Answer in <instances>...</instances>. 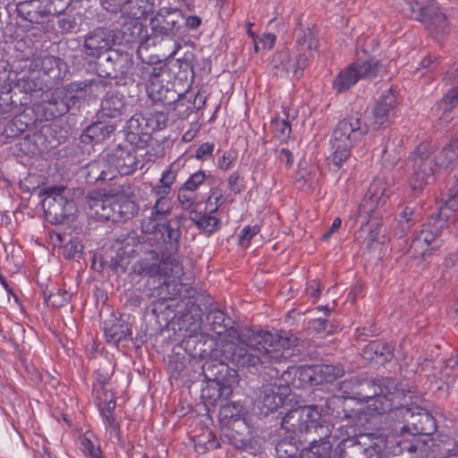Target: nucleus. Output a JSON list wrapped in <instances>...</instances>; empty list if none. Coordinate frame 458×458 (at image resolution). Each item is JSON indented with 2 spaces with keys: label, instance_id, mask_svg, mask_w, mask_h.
Instances as JSON below:
<instances>
[{
  "label": "nucleus",
  "instance_id": "obj_1",
  "mask_svg": "<svg viewBox=\"0 0 458 458\" xmlns=\"http://www.w3.org/2000/svg\"><path fill=\"white\" fill-rule=\"evenodd\" d=\"M237 344L230 357L239 367L251 368L258 364L281 363L293 355L292 347L297 345L298 338L293 335L281 332L273 335L263 330L243 328L237 332Z\"/></svg>",
  "mask_w": 458,
  "mask_h": 458
},
{
  "label": "nucleus",
  "instance_id": "obj_2",
  "mask_svg": "<svg viewBox=\"0 0 458 458\" xmlns=\"http://www.w3.org/2000/svg\"><path fill=\"white\" fill-rule=\"evenodd\" d=\"M281 426L293 432L295 440L309 444V447L302 449L301 458H330V425L322 419L317 406H300L289 411L282 417Z\"/></svg>",
  "mask_w": 458,
  "mask_h": 458
},
{
  "label": "nucleus",
  "instance_id": "obj_3",
  "mask_svg": "<svg viewBox=\"0 0 458 458\" xmlns=\"http://www.w3.org/2000/svg\"><path fill=\"white\" fill-rule=\"evenodd\" d=\"M339 389L348 398L368 403L378 413L391 411L394 403L403 395V389L397 386L396 382L391 378H385L380 385H377L370 378L352 377L339 384Z\"/></svg>",
  "mask_w": 458,
  "mask_h": 458
},
{
  "label": "nucleus",
  "instance_id": "obj_4",
  "mask_svg": "<svg viewBox=\"0 0 458 458\" xmlns=\"http://www.w3.org/2000/svg\"><path fill=\"white\" fill-rule=\"evenodd\" d=\"M369 124L361 123L360 115L340 121L333 131L331 144L334 149L327 158L330 170L338 171L350 157L353 144L367 134Z\"/></svg>",
  "mask_w": 458,
  "mask_h": 458
},
{
  "label": "nucleus",
  "instance_id": "obj_5",
  "mask_svg": "<svg viewBox=\"0 0 458 458\" xmlns=\"http://www.w3.org/2000/svg\"><path fill=\"white\" fill-rule=\"evenodd\" d=\"M389 189L382 179H376L369 186L365 198L357 211L358 219L363 225L365 220L371 229L365 239L366 248L370 250L375 243H383L385 235L382 234V225L377 217L373 216L375 208L386 204Z\"/></svg>",
  "mask_w": 458,
  "mask_h": 458
},
{
  "label": "nucleus",
  "instance_id": "obj_6",
  "mask_svg": "<svg viewBox=\"0 0 458 458\" xmlns=\"http://www.w3.org/2000/svg\"><path fill=\"white\" fill-rule=\"evenodd\" d=\"M403 395L394 403L393 409L388 411L392 420L403 424L400 428L401 434L409 432L412 436L431 435L436 431L435 418L426 410L420 407H408L400 403Z\"/></svg>",
  "mask_w": 458,
  "mask_h": 458
},
{
  "label": "nucleus",
  "instance_id": "obj_7",
  "mask_svg": "<svg viewBox=\"0 0 458 458\" xmlns=\"http://www.w3.org/2000/svg\"><path fill=\"white\" fill-rule=\"evenodd\" d=\"M435 146L421 143L406 160V169L410 174V184L413 191L420 190L434 181L436 169Z\"/></svg>",
  "mask_w": 458,
  "mask_h": 458
},
{
  "label": "nucleus",
  "instance_id": "obj_8",
  "mask_svg": "<svg viewBox=\"0 0 458 458\" xmlns=\"http://www.w3.org/2000/svg\"><path fill=\"white\" fill-rule=\"evenodd\" d=\"M133 274L140 276H165L179 278L182 274V267L174 257L149 251L144 258L137 260L131 267Z\"/></svg>",
  "mask_w": 458,
  "mask_h": 458
},
{
  "label": "nucleus",
  "instance_id": "obj_9",
  "mask_svg": "<svg viewBox=\"0 0 458 458\" xmlns=\"http://www.w3.org/2000/svg\"><path fill=\"white\" fill-rule=\"evenodd\" d=\"M222 437L237 449L251 450V433L246 421L230 405L220 411Z\"/></svg>",
  "mask_w": 458,
  "mask_h": 458
},
{
  "label": "nucleus",
  "instance_id": "obj_10",
  "mask_svg": "<svg viewBox=\"0 0 458 458\" xmlns=\"http://www.w3.org/2000/svg\"><path fill=\"white\" fill-rule=\"evenodd\" d=\"M178 286L179 284L174 280L164 281L152 293V295L157 297V300L147 309V315L153 317L160 327H166L175 318L174 305L168 301L174 300L179 294Z\"/></svg>",
  "mask_w": 458,
  "mask_h": 458
},
{
  "label": "nucleus",
  "instance_id": "obj_11",
  "mask_svg": "<svg viewBox=\"0 0 458 458\" xmlns=\"http://www.w3.org/2000/svg\"><path fill=\"white\" fill-rule=\"evenodd\" d=\"M318 46L317 32L313 29H300L296 35V55L293 59L289 56L286 76H301L309 60L314 57Z\"/></svg>",
  "mask_w": 458,
  "mask_h": 458
},
{
  "label": "nucleus",
  "instance_id": "obj_12",
  "mask_svg": "<svg viewBox=\"0 0 458 458\" xmlns=\"http://www.w3.org/2000/svg\"><path fill=\"white\" fill-rule=\"evenodd\" d=\"M65 191V187H49L46 190L47 196L42 201V208L51 224L65 223L76 210L74 201L64 195Z\"/></svg>",
  "mask_w": 458,
  "mask_h": 458
},
{
  "label": "nucleus",
  "instance_id": "obj_13",
  "mask_svg": "<svg viewBox=\"0 0 458 458\" xmlns=\"http://www.w3.org/2000/svg\"><path fill=\"white\" fill-rule=\"evenodd\" d=\"M277 381L276 378L273 382L262 385L255 393L254 404L264 416L281 407L290 393L287 385Z\"/></svg>",
  "mask_w": 458,
  "mask_h": 458
},
{
  "label": "nucleus",
  "instance_id": "obj_14",
  "mask_svg": "<svg viewBox=\"0 0 458 458\" xmlns=\"http://www.w3.org/2000/svg\"><path fill=\"white\" fill-rule=\"evenodd\" d=\"M183 21L179 9L163 7L151 18L149 26L155 37L173 38L180 33Z\"/></svg>",
  "mask_w": 458,
  "mask_h": 458
},
{
  "label": "nucleus",
  "instance_id": "obj_15",
  "mask_svg": "<svg viewBox=\"0 0 458 458\" xmlns=\"http://www.w3.org/2000/svg\"><path fill=\"white\" fill-rule=\"evenodd\" d=\"M394 5L403 15L424 23L428 30L435 23L434 16L441 12L435 2L423 5L417 0H394Z\"/></svg>",
  "mask_w": 458,
  "mask_h": 458
},
{
  "label": "nucleus",
  "instance_id": "obj_16",
  "mask_svg": "<svg viewBox=\"0 0 458 458\" xmlns=\"http://www.w3.org/2000/svg\"><path fill=\"white\" fill-rule=\"evenodd\" d=\"M202 372L205 377L219 386V389L228 394L233 385L238 383L236 370L230 369L227 364L216 360H208L202 365Z\"/></svg>",
  "mask_w": 458,
  "mask_h": 458
},
{
  "label": "nucleus",
  "instance_id": "obj_17",
  "mask_svg": "<svg viewBox=\"0 0 458 458\" xmlns=\"http://www.w3.org/2000/svg\"><path fill=\"white\" fill-rule=\"evenodd\" d=\"M132 64V57L129 53L111 51L97 64V71L100 77L116 79L128 73Z\"/></svg>",
  "mask_w": 458,
  "mask_h": 458
},
{
  "label": "nucleus",
  "instance_id": "obj_18",
  "mask_svg": "<svg viewBox=\"0 0 458 458\" xmlns=\"http://www.w3.org/2000/svg\"><path fill=\"white\" fill-rule=\"evenodd\" d=\"M368 439L369 437L366 435L343 439L336 447L340 458H380L377 446H366Z\"/></svg>",
  "mask_w": 458,
  "mask_h": 458
},
{
  "label": "nucleus",
  "instance_id": "obj_19",
  "mask_svg": "<svg viewBox=\"0 0 458 458\" xmlns=\"http://www.w3.org/2000/svg\"><path fill=\"white\" fill-rule=\"evenodd\" d=\"M454 221V214L452 210L442 206L437 213L428 218V223L423 225V228L417 235L430 246L439 244L437 238L440 236L442 230Z\"/></svg>",
  "mask_w": 458,
  "mask_h": 458
},
{
  "label": "nucleus",
  "instance_id": "obj_20",
  "mask_svg": "<svg viewBox=\"0 0 458 458\" xmlns=\"http://www.w3.org/2000/svg\"><path fill=\"white\" fill-rule=\"evenodd\" d=\"M142 233L145 234L143 241H148L150 244L152 240L157 243L159 240L164 242L178 243L181 238V232L177 222H169L167 224L152 223L151 217L142 222Z\"/></svg>",
  "mask_w": 458,
  "mask_h": 458
},
{
  "label": "nucleus",
  "instance_id": "obj_21",
  "mask_svg": "<svg viewBox=\"0 0 458 458\" xmlns=\"http://www.w3.org/2000/svg\"><path fill=\"white\" fill-rule=\"evenodd\" d=\"M154 9L155 0H126L123 3L120 9L122 15L135 21L132 24L131 40L139 38L142 32L143 25L137 21L147 19L148 14L153 13Z\"/></svg>",
  "mask_w": 458,
  "mask_h": 458
},
{
  "label": "nucleus",
  "instance_id": "obj_22",
  "mask_svg": "<svg viewBox=\"0 0 458 458\" xmlns=\"http://www.w3.org/2000/svg\"><path fill=\"white\" fill-rule=\"evenodd\" d=\"M114 43L112 31L99 27L89 31L84 38V50L87 55L99 57L103 53L109 51Z\"/></svg>",
  "mask_w": 458,
  "mask_h": 458
},
{
  "label": "nucleus",
  "instance_id": "obj_23",
  "mask_svg": "<svg viewBox=\"0 0 458 458\" xmlns=\"http://www.w3.org/2000/svg\"><path fill=\"white\" fill-rule=\"evenodd\" d=\"M109 168L122 175L131 174L137 169V157L133 148L117 146L106 154Z\"/></svg>",
  "mask_w": 458,
  "mask_h": 458
},
{
  "label": "nucleus",
  "instance_id": "obj_24",
  "mask_svg": "<svg viewBox=\"0 0 458 458\" xmlns=\"http://www.w3.org/2000/svg\"><path fill=\"white\" fill-rule=\"evenodd\" d=\"M17 12L21 18L31 23H44L52 16L44 0H23L18 3Z\"/></svg>",
  "mask_w": 458,
  "mask_h": 458
},
{
  "label": "nucleus",
  "instance_id": "obj_25",
  "mask_svg": "<svg viewBox=\"0 0 458 458\" xmlns=\"http://www.w3.org/2000/svg\"><path fill=\"white\" fill-rule=\"evenodd\" d=\"M87 204L100 219L114 222L115 216L111 209V196L99 191H91L87 198Z\"/></svg>",
  "mask_w": 458,
  "mask_h": 458
},
{
  "label": "nucleus",
  "instance_id": "obj_26",
  "mask_svg": "<svg viewBox=\"0 0 458 458\" xmlns=\"http://www.w3.org/2000/svg\"><path fill=\"white\" fill-rule=\"evenodd\" d=\"M108 166L106 155L88 164L85 167V176L88 182L93 183L98 181H106L114 178L115 174Z\"/></svg>",
  "mask_w": 458,
  "mask_h": 458
},
{
  "label": "nucleus",
  "instance_id": "obj_27",
  "mask_svg": "<svg viewBox=\"0 0 458 458\" xmlns=\"http://www.w3.org/2000/svg\"><path fill=\"white\" fill-rule=\"evenodd\" d=\"M44 100L43 108L46 110V120H52L67 113V106L64 102L62 89H57L50 94V97Z\"/></svg>",
  "mask_w": 458,
  "mask_h": 458
},
{
  "label": "nucleus",
  "instance_id": "obj_28",
  "mask_svg": "<svg viewBox=\"0 0 458 458\" xmlns=\"http://www.w3.org/2000/svg\"><path fill=\"white\" fill-rule=\"evenodd\" d=\"M458 105V89H451L437 104L436 112L438 120L447 123L454 117V108Z\"/></svg>",
  "mask_w": 458,
  "mask_h": 458
},
{
  "label": "nucleus",
  "instance_id": "obj_29",
  "mask_svg": "<svg viewBox=\"0 0 458 458\" xmlns=\"http://www.w3.org/2000/svg\"><path fill=\"white\" fill-rule=\"evenodd\" d=\"M174 319H177L180 330L184 329L190 334L195 333L200 328L201 318L197 306L191 304L186 312H182L180 316L175 315Z\"/></svg>",
  "mask_w": 458,
  "mask_h": 458
},
{
  "label": "nucleus",
  "instance_id": "obj_30",
  "mask_svg": "<svg viewBox=\"0 0 458 458\" xmlns=\"http://www.w3.org/2000/svg\"><path fill=\"white\" fill-rule=\"evenodd\" d=\"M105 336L108 342L118 344L131 335V327L122 318L105 322Z\"/></svg>",
  "mask_w": 458,
  "mask_h": 458
},
{
  "label": "nucleus",
  "instance_id": "obj_31",
  "mask_svg": "<svg viewBox=\"0 0 458 458\" xmlns=\"http://www.w3.org/2000/svg\"><path fill=\"white\" fill-rule=\"evenodd\" d=\"M125 104L123 95L118 93L108 94L101 103L102 114L107 117H117L123 114Z\"/></svg>",
  "mask_w": 458,
  "mask_h": 458
},
{
  "label": "nucleus",
  "instance_id": "obj_32",
  "mask_svg": "<svg viewBox=\"0 0 458 458\" xmlns=\"http://www.w3.org/2000/svg\"><path fill=\"white\" fill-rule=\"evenodd\" d=\"M359 79V72H356V66L351 64L338 73L333 81V88L339 93L344 92L354 85Z\"/></svg>",
  "mask_w": 458,
  "mask_h": 458
},
{
  "label": "nucleus",
  "instance_id": "obj_33",
  "mask_svg": "<svg viewBox=\"0 0 458 458\" xmlns=\"http://www.w3.org/2000/svg\"><path fill=\"white\" fill-rule=\"evenodd\" d=\"M114 131V126L105 122L95 123L86 128L82 134L83 140L89 139L92 142H101Z\"/></svg>",
  "mask_w": 458,
  "mask_h": 458
},
{
  "label": "nucleus",
  "instance_id": "obj_34",
  "mask_svg": "<svg viewBox=\"0 0 458 458\" xmlns=\"http://www.w3.org/2000/svg\"><path fill=\"white\" fill-rule=\"evenodd\" d=\"M190 219L200 231L208 234L214 233L219 224V220L216 217L197 210L190 212Z\"/></svg>",
  "mask_w": 458,
  "mask_h": 458
},
{
  "label": "nucleus",
  "instance_id": "obj_35",
  "mask_svg": "<svg viewBox=\"0 0 458 458\" xmlns=\"http://www.w3.org/2000/svg\"><path fill=\"white\" fill-rule=\"evenodd\" d=\"M284 430L289 436L277 442L276 452L280 458H293L299 451L298 444H304V442L295 440L293 437L296 436L293 432Z\"/></svg>",
  "mask_w": 458,
  "mask_h": 458
},
{
  "label": "nucleus",
  "instance_id": "obj_36",
  "mask_svg": "<svg viewBox=\"0 0 458 458\" xmlns=\"http://www.w3.org/2000/svg\"><path fill=\"white\" fill-rule=\"evenodd\" d=\"M178 167L171 165L163 174L158 183L151 190L152 194L169 195L172 185L175 182L178 174Z\"/></svg>",
  "mask_w": 458,
  "mask_h": 458
},
{
  "label": "nucleus",
  "instance_id": "obj_37",
  "mask_svg": "<svg viewBox=\"0 0 458 458\" xmlns=\"http://www.w3.org/2000/svg\"><path fill=\"white\" fill-rule=\"evenodd\" d=\"M456 163H458V139L445 146L436 155V164L438 167H448Z\"/></svg>",
  "mask_w": 458,
  "mask_h": 458
},
{
  "label": "nucleus",
  "instance_id": "obj_38",
  "mask_svg": "<svg viewBox=\"0 0 458 458\" xmlns=\"http://www.w3.org/2000/svg\"><path fill=\"white\" fill-rule=\"evenodd\" d=\"M207 320L210 324V329L217 334L222 335L229 329V324L231 320L225 319V314L219 310H211L207 315Z\"/></svg>",
  "mask_w": 458,
  "mask_h": 458
},
{
  "label": "nucleus",
  "instance_id": "obj_39",
  "mask_svg": "<svg viewBox=\"0 0 458 458\" xmlns=\"http://www.w3.org/2000/svg\"><path fill=\"white\" fill-rule=\"evenodd\" d=\"M140 243L139 236L135 233H128L123 239L116 242L115 248L119 255H125L130 258L137 251Z\"/></svg>",
  "mask_w": 458,
  "mask_h": 458
},
{
  "label": "nucleus",
  "instance_id": "obj_40",
  "mask_svg": "<svg viewBox=\"0 0 458 458\" xmlns=\"http://www.w3.org/2000/svg\"><path fill=\"white\" fill-rule=\"evenodd\" d=\"M157 199L152 208L151 221L157 223V220L163 219L171 212V201L167 198L168 195L154 194Z\"/></svg>",
  "mask_w": 458,
  "mask_h": 458
},
{
  "label": "nucleus",
  "instance_id": "obj_41",
  "mask_svg": "<svg viewBox=\"0 0 458 458\" xmlns=\"http://www.w3.org/2000/svg\"><path fill=\"white\" fill-rule=\"evenodd\" d=\"M439 244L430 246L427 242L422 241L420 236H416L408 250V254L413 258L425 257L430 255L432 250H437Z\"/></svg>",
  "mask_w": 458,
  "mask_h": 458
},
{
  "label": "nucleus",
  "instance_id": "obj_42",
  "mask_svg": "<svg viewBox=\"0 0 458 458\" xmlns=\"http://www.w3.org/2000/svg\"><path fill=\"white\" fill-rule=\"evenodd\" d=\"M402 150V139L397 136L390 137L385 144L382 156L386 159H391L394 163L400 158Z\"/></svg>",
  "mask_w": 458,
  "mask_h": 458
},
{
  "label": "nucleus",
  "instance_id": "obj_43",
  "mask_svg": "<svg viewBox=\"0 0 458 458\" xmlns=\"http://www.w3.org/2000/svg\"><path fill=\"white\" fill-rule=\"evenodd\" d=\"M131 208H132L131 202L111 196V209L114 216H115L114 222L120 219H128L131 215L129 210Z\"/></svg>",
  "mask_w": 458,
  "mask_h": 458
},
{
  "label": "nucleus",
  "instance_id": "obj_44",
  "mask_svg": "<svg viewBox=\"0 0 458 458\" xmlns=\"http://www.w3.org/2000/svg\"><path fill=\"white\" fill-rule=\"evenodd\" d=\"M356 72H359L360 79H371L376 77L377 72L382 67L381 64L375 59H369L362 64H354Z\"/></svg>",
  "mask_w": 458,
  "mask_h": 458
},
{
  "label": "nucleus",
  "instance_id": "obj_45",
  "mask_svg": "<svg viewBox=\"0 0 458 458\" xmlns=\"http://www.w3.org/2000/svg\"><path fill=\"white\" fill-rule=\"evenodd\" d=\"M443 195L445 198L444 207L454 214L458 208V178L448 183Z\"/></svg>",
  "mask_w": 458,
  "mask_h": 458
},
{
  "label": "nucleus",
  "instance_id": "obj_46",
  "mask_svg": "<svg viewBox=\"0 0 458 458\" xmlns=\"http://www.w3.org/2000/svg\"><path fill=\"white\" fill-rule=\"evenodd\" d=\"M290 52L288 49H282L276 52L270 63L271 68L276 71V74L286 76V68L289 63Z\"/></svg>",
  "mask_w": 458,
  "mask_h": 458
},
{
  "label": "nucleus",
  "instance_id": "obj_47",
  "mask_svg": "<svg viewBox=\"0 0 458 458\" xmlns=\"http://www.w3.org/2000/svg\"><path fill=\"white\" fill-rule=\"evenodd\" d=\"M391 110L393 109L385 105H381V103L377 101L371 113V116L369 118L370 125L377 128L384 124Z\"/></svg>",
  "mask_w": 458,
  "mask_h": 458
},
{
  "label": "nucleus",
  "instance_id": "obj_48",
  "mask_svg": "<svg viewBox=\"0 0 458 458\" xmlns=\"http://www.w3.org/2000/svg\"><path fill=\"white\" fill-rule=\"evenodd\" d=\"M84 89L81 88L77 84H71L67 88H63L62 91L64 93V102L65 106H67V112L73 107L79 101L81 93Z\"/></svg>",
  "mask_w": 458,
  "mask_h": 458
},
{
  "label": "nucleus",
  "instance_id": "obj_49",
  "mask_svg": "<svg viewBox=\"0 0 458 458\" xmlns=\"http://www.w3.org/2000/svg\"><path fill=\"white\" fill-rule=\"evenodd\" d=\"M114 365L109 360H105L104 362L100 363L97 373H98V382L101 385V390L102 392L107 391L106 386L108 383V380L111 378V377L114 374Z\"/></svg>",
  "mask_w": 458,
  "mask_h": 458
},
{
  "label": "nucleus",
  "instance_id": "obj_50",
  "mask_svg": "<svg viewBox=\"0 0 458 458\" xmlns=\"http://www.w3.org/2000/svg\"><path fill=\"white\" fill-rule=\"evenodd\" d=\"M128 129L134 135L148 134V122L142 115L132 116L128 121Z\"/></svg>",
  "mask_w": 458,
  "mask_h": 458
},
{
  "label": "nucleus",
  "instance_id": "obj_51",
  "mask_svg": "<svg viewBox=\"0 0 458 458\" xmlns=\"http://www.w3.org/2000/svg\"><path fill=\"white\" fill-rule=\"evenodd\" d=\"M98 399L99 400V406L101 407L103 416L111 415L115 408V401L113 398V394L108 396L107 391H98Z\"/></svg>",
  "mask_w": 458,
  "mask_h": 458
},
{
  "label": "nucleus",
  "instance_id": "obj_52",
  "mask_svg": "<svg viewBox=\"0 0 458 458\" xmlns=\"http://www.w3.org/2000/svg\"><path fill=\"white\" fill-rule=\"evenodd\" d=\"M372 344L373 345L378 347V349L377 348L376 352L377 362H386L392 360V358L394 357V353L393 349L390 345L379 341H373Z\"/></svg>",
  "mask_w": 458,
  "mask_h": 458
},
{
  "label": "nucleus",
  "instance_id": "obj_53",
  "mask_svg": "<svg viewBox=\"0 0 458 458\" xmlns=\"http://www.w3.org/2000/svg\"><path fill=\"white\" fill-rule=\"evenodd\" d=\"M319 373L327 382H332L344 375V369L334 365H322L320 366Z\"/></svg>",
  "mask_w": 458,
  "mask_h": 458
},
{
  "label": "nucleus",
  "instance_id": "obj_54",
  "mask_svg": "<svg viewBox=\"0 0 458 458\" xmlns=\"http://www.w3.org/2000/svg\"><path fill=\"white\" fill-rule=\"evenodd\" d=\"M437 14V16H434L435 23L432 24V29L429 32L436 36L447 33L448 24L446 15L442 11Z\"/></svg>",
  "mask_w": 458,
  "mask_h": 458
},
{
  "label": "nucleus",
  "instance_id": "obj_55",
  "mask_svg": "<svg viewBox=\"0 0 458 458\" xmlns=\"http://www.w3.org/2000/svg\"><path fill=\"white\" fill-rule=\"evenodd\" d=\"M44 300L47 305L53 307H60L68 301L66 293H61L57 290L56 293H49L48 294L44 292Z\"/></svg>",
  "mask_w": 458,
  "mask_h": 458
},
{
  "label": "nucleus",
  "instance_id": "obj_56",
  "mask_svg": "<svg viewBox=\"0 0 458 458\" xmlns=\"http://www.w3.org/2000/svg\"><path fill=\"white\" fill-rule=\"evenodd\" d=\"M52 16L63 13L70 5L71 0H44Z\"/></svg>",
  "mask_w": 458,
  "mask_h": 458
},
{
  "label": "nucleus",
  "instance_id": "obj_57",
  "mask_svg": "<svg viewBox=\"0 0 458 458\" xmlns=\"http://www.w3.org/2000/svg\"><path fill=\"white\" fill-rule=\"evenodd\" d=\"M83 250V245L77 240L69 241L64 248V256L67 259H75L80 257Z\"/></svg>",
  "mask_w": 458,
  "mask_h": 458
},
{
  "label": "nucleus",
  "instance_id": "obj_58",
  "mask_svg": "<svg viewBox=\"0 0 458 458\" xmlns=\"http://www.w3.org/2000/svg\"><path fill=\"white\" fill-rule=\"evenodd\" d=\"M17 107L9 92L0 95V114H11Z\"/></svg>",
  "mask_w": 458,
  "mask_h": 458
},
{
  "label": "nucleus",
  "instance_id": "obj_59",
  "mask_svg": "<svg viewBox=\"0 0 458 458\" xmlns=\"http://www.w3.org/2000/svg\"><path fill=\"white\" fill-rule=\"evenodd\" d=\"M177 199L183 209H189L195 201V195L192 191L181 187L178 191Z\"/></svg>",
  "mask_w": 458,
  "mask_h": 458
},
{
  "label": "nucleus",
  "instance_id": "obj_60",
  "mask_svg": "<svg viewBox=\"0 0 458 458\" xmlns=\"http://www.w3.org/2000/svg\"><path fill=\"white\" fill-rule=\"evenodd\" d=\"M16 86L25 93L36 92L41 89V84L30 78H21L18 81Z\"/></svg>",
  "mask_w": 458,
  "mask_h": 458
},
{
  "label": "nucleus",
  "instance_id": "obj_61",
  "mask_svg": "<svg viewBox=\"0 0 458 458\" xmlns=\"http://www.w3.org/2000/svg\"><path fill=\"white\" fill-rule=\"evenodd\" d=\"M206 175L204 172L199 171L193 174L182 186L186 190L194 192L198 187L204 182Z\"/></svg>",
  "mask_w": 458,
  "mask_h": 458
},
{
  "label": "nucleus",
  "instance_id": "obj_62",
  "mask_svg": "<svg viewBox=\"0 0 458 458\" xmlns=\"http://www.w3.org/2000/svg\"><path fill=\"white\" fill-rule=\"evenodd\" d=\"M259 232V227L258 225L244 227L240 235V244L243 247L248 246L252 237L255 236Z\"/></svg>",
  "mask_w": 458,
  "mask_h": 458
},
{
  "label": "nucleus",
  "instance_id": "obj_63",
  "mask_svg": "<svg viewBox=\"0 0 458 458\" xmlns=\"http://www.w3.org/2000/svg\"><path fill=\"white\" fill-rule=\"evenodd\" d=\"M127 259L128 257L125 255H119L118 250H116V256L111 258L109 266L114 272H118L119 269L124 271L128 264L126 260Z\"/></svg>",
  "mask_w": 458,
  "mask_h": 458
},
{
  "label": "nucleus",
  "instance_id": "obj_64",
  "mask_svg": "<svg viewBox=\"0 0 458 458\" xmlns=\"http://www.w3.org/2000/svg\"><path fill=\"white\" fill-rule=\"evenodd\" d=\"M378 102L392 109L396 106V91L394 89H389L386 93H383Z\"/></svg>",
  "mask_w": 458,
  "mask_h": 458
}]
</instances>
